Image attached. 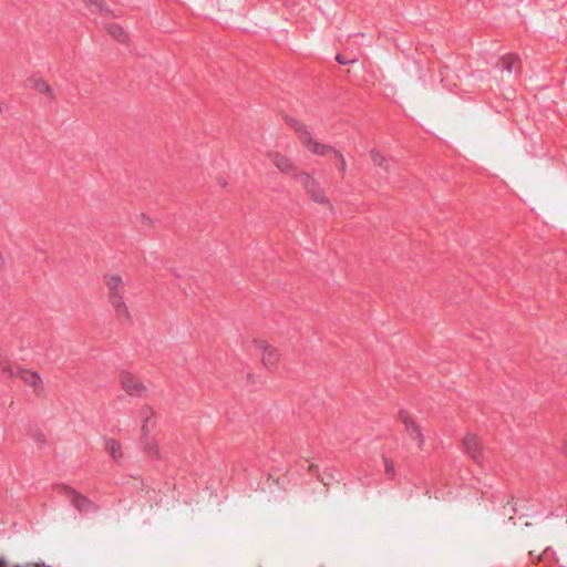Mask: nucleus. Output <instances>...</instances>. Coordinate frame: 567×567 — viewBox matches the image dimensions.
Segmentation results:
<instances>
[{
	"mask_svg": "<svg viewBox=\"0 0 567 567\" xmlns=\"http://www.w3.org/2000/svg\"><path fill=\"white\" fill-rule=\"evenodd\" d=\"M104 285L107 290V300L114 311L115 319L121 324L132 322V315L124 301L125 285L118 275L104 276Z\"/></svg>",
	"mask_w": 567,
	"mask_h": 567,
	"instance_id": "nucleus-1",
	"label": "nucleus"
},
{
	"mask_svg": "<svg viewBox=\"0 0 567 567\" xmlns=\"http://www.w3.org/2000/svg\"><path fill=\"white\" fill-rule=\"evenodd\" d=\"M0 369L3 373L13 378H19L24 384L31 386L37 396L44 395L45 388L42 378L38 372L22 369L20 367L14 368L7 359H0Z\"/></svg>",
	"mask_w": 567,
	"mask_h": 567,
	"instance_id": "nucleus-2",
	"label": "nucleus"
},
{
	"mask_svg": "<svg viewBox=\"0 0 567 567\" xmlns=\"http://www.w3.org/2000/svg\"><path fill=\"white\" fill-rule=\"evenodd\" d=\"M55 489L59 494L65 496L71 505L81 514L93 513L99 509L94 502L69 485L59 484L55 486Z\"/></svg>",
	"mask_w": 567,
	"mask_h": 567,
	"instance_id": "nucleus-3",
	"label": "nucleus"
},
{
	"mask_svg": "<svg viewBox=\"0 0 567 567\" xmlns=\"http://www.w3.org/2000/svg\"><path fill=\"white\" fill-rule=\"evenodd\" d=\"M252 344L261 353L264 367L267 370H275L281 357L278 349L261 339H255Z\"/></svg>",
	"mask_w": 567,
	"mask_h": 567,
	"instance_id": "nucleus-4",
	"label": "nucleus"
},
{
	"mask_svg": "<svg viewBox=\"0 0 567 567\" xmlns=\"http://www.w3.org/2000/svg\"><path fill=\"white\" fill-rule=\"evenodd\" d=\"M287 123L298 134L300 142L313 154H319V144L312 138L308 127L296 118H287Z\"/></svg>",
	"mask_w": 567,
	"mask_h": 567,
	"instance_id": "nucleus-5",
	"label": "nucleus"
},
{
	"mask_svg": "<svg viewBox=\"0 0 567 567\" xmlns=\"http://www.w3.org/2000/svg\"><path fill=\"white\" fill-rule=\"evenodd\" d=\"M120 382L122 389L131 396H143L146 392V386L143 382L130 372H122Z\"/></svg>",
	"mask_w": 567,
	"mask_h": 567,
	"instance_id": "nucleus-6",
	"label": "nucleus"
},
{
	"mask_svg": "<svg viewBox=\"0 0 567 567\" xmlns=\"http://www.w3.org/2000/svg\"><path fill=\"white\" fill-rule=\"evenodd\" d=\"M495 70L506 72L509 75H519L522 73V60L515 53H507L502 55L496 64Z\"/></svg>",
	"mask_w": 567,
	"mask_h": 567,
	"instance_id": "nucleus-7",
	"label": "nucleus"
},
{
	"mask_svg": "<svg viewBox=\"0 0 567 567\" xmlns=\"http://www.w3.org/2000/svg\"><path fill=\"white\" fill-rule=\"evenodd\" d=\"M399 417L404 424L405 431L409 433L411 439L416 441L419 449H422L425 440L420 425L409 415L406 411H400Z\"/></svg>",
	"mask_w": 567,
	"mask_h": 567,
	"instance_id": "nucleus-8",
	"label": "nucleus"
},
{
	"mask_svg": "<svg viewBox=\"0 0 567 567\" xmlns=\"http://www.w3.org/2000/svg\"><path fill=\"white\" fill-rule=\"evenodd\" d=\"M463 446H464L466 454L471 458H473V461L475 463H477L480 465L483 463L484 456H483V452H482V446H481L480 440L476 435L467 434L463 439Z\"/></svg>",
	"mask_w": 567,
	"mask_h": 567,
	"instance_id": "nucleus-9",
	"label": "nucleus"
},
{
	"mask_svg": "<svg viewBox=\"0 0 567 567\" xmlns=\"http://www.w3.org/2000/svg\"><path fill=\"white\" fill-rule=\"evenodd\" d=\"M295 179L306 189L315 202L319 200V186L317 181L308 173L293 175Z\"/></svg>",
	"mask_w": 567,
	"mask_h": 567,
	"instance_id": "nucleus-10",
	"label": "nucleus"
},
{
	"mask_svg": "<svg viewBox=\"0 0 567 567\" xmlns=\"http://www.w3.org/2000/svg\"><path fill=\"white\" fill-rule=\"evenodd\" d=\"M138 415L142 421V434H150L151 431L155 427L156 412L152 406L143 405L138 412Z\"/></svg>",
	"mask_w": 567,
	"mask_h": 567,
	"instance_id": "nucleus-11",
	"label": "nucleus"
},
{
	"mask_svg": "<svg viewBox=\"0 0 567 567\" xmlns=\"http://www.w3.org/2000/svg\"><path fill=\"white\" fill-rule=\"evenodd\" d=\"M271 163L284 174H296L297 167L291 162L290 158L280 154V153H271L270 154Z\"/></svg>",
	"mask_w": 567,
	"mask_h": 567,
	"instance_id": "nucleus-12",
	"label": "nucleus"
},
{
	"mask_svg": "<svg viewBox=\"0 0 567 567\" xmlns=\"http://www.w3.org/2000/svg\"><path fill=\"white\" fill-rule=\"evenodd\" d=\"M104 450L114 460L115 463L121 464L123 461L122 445L120 441L113 437L104 439Z\"/></svg>",
	"mask_w": 567,
	"mask_h": 567,
	"instance_id": "nucleus-13",
	"label": "nucleus"
},
{
	"mask_svg": "<svg viewBox=\"0 0 567 567\" xmlns=\"http://www.w3.org/2000/svg\"><path fill=\"white\" fill-rule=\"evenodd\" d=\"M141 445L143 452L148 455L150 457H158L159 456V449L156 440L151 436L150 434H142L141 436Z\"/></svg>",
	"mask_w": 567,
	"mask_h": 567,
	"instance_id": "nucleus-14",
	"label": "nucleus"
},
{
	"mask_svg": "<svg viewBox=\"0 0 567 567\" xmlns=\"http://www.w3.org/2000/svg\"><path fill=\"white\" fill-rule=\"evenodd\" d=\"M321 156H327L336 159V165L340 173H344L347 168L344 157L331 146H326L321 144Z\"/></svg>",
	"mask_w": 567,
	"mask_h": 567,
	"instance_id": "nucleus-15",
	"label": "nucleus"
},
{
	"mask_svg": "<svg viewBox=\"0 0 567 567\" xmlns=\"http://www.w3.org/2000/svg\"><path fill=\"white\" fill-rule=\"evenodd\" d=\"M32 86L39 93L47 95L49 101L52 102L55 100V94L53 92V89L48 84V82L45 80H43L41 78L34 79L32 81Z\"/></svg>",
	"mask_w": 567,
	"mask_h": 567,
	"instance_id": "nucleus-16",
	"label": "nucleus"
},
{
	"mask_svg": "<svg viewBox=\"0 0 567 567\" xmlns=\"http://www.w3.org/2000/svg\"><path fill=\"white\" fill-rule=\"evenodd\" d=\"M0 567H51L43 561H25L23 564L11 563L6 556L0 555Z\"/></svg>",
	"mask_w": 567,
	"mask_h": 567,
	"instance_id": "nucleus-17",
	"label": "nucleus"
},
{
	"mask_svg": "<svg viewBox=\"0 0 567 567\" xmlns=\"http://www.w3.org/2000/svg\"><path fill=\"white\" fill-rule=\"evenodd\" d=\"M107 33L116 41L124 43L127 40V35L124 29L117 23H110L106 25Z\"/></svg>",
	"mask_w": 567,
	"mask_h": 567,
	"instance_id": "nucleus-18",
	"label": "nucleus"
},
{
	"mask_svg": "<svg viewBox=\"0 0 567 567\" xmlns=\"http://www.w3.org/2000/svg\"><path fill=\"white\" fill-rule=\"evenodd\" d=\"M84 3L90 7L91 12H100L112 16V11L104 2V0H83Z\"/></svg>",
	"mask_w": 567,
	"mask_h": 567,
	"instance_id": "nucleus-19",
	"label": "nucleus"
},
{
	"mask_svg": "<svg viewBox=\"0 0 567 567\" xmlns=\"http://www.w3.org/2000/svg\"><path fill=\"white\" fill-rule=\"evenodd\" d=\"M370 156H371L373 164L384 168L385 172L389 171L388 159L380 152H378L377 150H372L370 152Z\"/></svg>",
	"mask_w": 567,
	"mask_h": 567,
	"instance_id": "nucleus-20",
	"label": "nucleus"
},
{
	"mask_svg": "<svg viewBox=\"0 0 567 567\" xmlns=\"http://www.w3.org/2000/svg\"><path fill=\"white\" fill-rule=\"evenodd\" d=\"M383 462H384V472H385L386 477L389 480H394V477L396 475L394 463L385 456H383Z\"/></svg>",
	"mask_w": 567,
	"mask_h": 567,
	"instance_id": "nucleus-21",
	"label": "nucleus"
},
{
	"mask_svg": "<svg viewBox=\"0 0 567 567\" xmlns=\"http://www.w3.org/2000/svg\"><path fill=\"white\" fill-rule=\"evenodd\" d=\"M359 59H358L357 54L347 55V54L338 53L336 55V61L343 65L355 63Z\"/></svg>",
	"mask_w": 567,
	"mask_h": 567,
	"instance_id": "nucleus-22",
	"label": "nucleus"
},
{
	"mask_svg": "<svg viewBox=\"0 0 567 567\" xmlns=\"http://www.w3.org/2000/svg\"><path fill=\"white\" fill-rule=\"evenodd\" d=\"M33 440L38 445H44L47 442L45 435L42 432L34 433Z\"/></svg>",
	"mask_w": 567,
	"mask_h": 567,
	"instance_id": "nucleus-23",
	"label": "nucleus"
},
{
	"mask_svg": "<svg viewBox=\"0 0 567 567\" xmlns=\"http://www.w3.org/2000/svg\"><path fill=\"white\" fill-rule=\"evenodd\" d=\"M551 554H553V551L550 550V548H546L543 550V553L540 555L537 556V559L538 560L547 559V557Z\"/></svg>",
	"mask_w": 567,
	"mask_h": 567,
	"instance_id": "nucleus-24",
	"label": "nucleus"
},
{
	"mask_svg": "<svg viewBox=\"0 0 567 567\" xmlns=\"http://www.w3.org/2000/svg\"><path fill=\"white\" fill-rule=\"evenodd\" d=\"M320 203H321V205L327 204L328 206H330L329 200H328V199H326V198H324V197H322V196H321Z\"/></svg>",
	"mask_w": 567,
	"mask_h": 567,
	"instance_id": "nucleus-25",
	"label": "nucleus"
},
{
	"mask_svg": "<svg viewBox=\"0 0 567 567\" xmlns=\"http://www.w3.org/2000/svg\"><path fill=\"white\" fill-rule=\"evenodd\" d=\"M507 504H508V505H512V511H513L514 513H516V512H517V509H516V507H515V504L513 503V499H512V501H509Z\"/></svg>",
	"mask_w": 567,
	"mask_h": 567,
	"instance_id": "nucleus-26",
	"label": "nucleus"
},
{
	"mask_svg": "<svg viewBox=\"0 0 567 567\" xmlns=\"http://www.w3.org/2000/svg\"><path fill=\"white\" fill-rule=\"evenodd\" d=\"M4 266V259L2 257V254L0 252V269Z\"/></svg>",
	"mask_w": 567,
	"mask_h": 567,
	"instance_id": "nucleus-27",
	"label": "nucleus"
},
{
	"mask_svg": "<svg viewBox=\"0 0 567 567\" xmlns=\"http://www.w3.org/2000/svg\"><path fill=\"white\" fill-rule=\"evenodd\" d=\"M321 483H323L324 485H329L330 484L329 482H324L322 476H321Z\"/></svg>",
	"mask_w": 567,
	"mask_h": 567,
	"instance_id": "nucleus-28",
	"label": "nucleus"
},
{
	"mask_svg": "<svg viewBox=\"0 0 567 567\" xmlns=\"http://www.w3.org/2000/svg\"><path fill=\"white\" fill-rule=\"evenodd\" d=\"M564 453L567 456V444L564 446Z\"/></svg>",
	"mask_w": 567,
	"mask_h": 567,
	"instance_id": "nucleus-29",
	"label": "nucleus"
},
{
	"mask_svg": "<svg viewBox=\"0 0 567 567\" xmlns=\"http://www.w3.org/2000/svg\"><path fill=\"white\" fill-rule=\"evenodd\" d=\"M2 112V105L0 104V113Z\"/></svg>",
	"mask_w": 567,
	"mask_h": 567,
	"instance_id": "nucleus-30",
	"label": "nucleus"
}]
</instances>
